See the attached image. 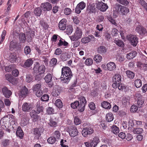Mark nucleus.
<instances>
[{
  "label": "nucleus",
  "mask_w": 147,
  "mask_h": 147,
  "mask_svg": "<svg viewBox=\"0 0 147 147\" xmlns=\"http://www.w3.org/2000/svg\"><path fill=\"white\" fill-rule=\"evenodd\" d=\"M143 131L142 128H138L134 129L133 132L135 134H142Z\"/></svg>",
  "instance_id": "obj_39"
},
{
  "label": "nucleus",
  "mask_w": 147,
  "mask_h": 147,
  "mask_svg": "<svg viewBox=\"0 0 147 147\" xmlns=\"http://www.w3.org/2000/svg\"><path fill=\"white\" fill-rule=\"evenodd\" d=\"M127 39L130 41L131 44L134 46H136L138 42V38L135 35L129 34L127 36Z\"/></svg>",
  "instance_id": "obj_6"
},
{
  "label": "nucleus",
  "mask_w": 147,
  "mask_h": 147,
  "mask_svg": "<svg viewBox=\"0 0 147 147\" xmlns=\"http://www.w3.org/2000/svg\"><path fill=\"white\" fill-rule=\"evenodd\" d=\"M82 34L81 29L77 27L75 29L74 34L69 36V37L72 41H76L82 38Z\"/></svg>",
  "instance_id": "obj_4"
},
{
  "label": "nucleus",
  "mask_w": 147,
  "mask_h": 147,
  "mask_svg": "<svg viewBox=\"0 0 147 147\" xmlns=\"http://www.w3.org/2000/svg\"><path fill=\"white\" fill-rule=\"evenodd\" d=\"M118 31L115 28L113 29L112 30L111 34L113 36H116L118 33Z\"/></svg>",
  "instance_id": "obj_63"
},
{
  "label": "nucleus",
  "mask_w": 147,
  "mask_h": 147,
  "mask_svg": "<svg viewBox=\"0 0 147 147\" xmlns=\"http://www.w3.org/2000/svg\"><path fill=\"white\" fill-rule=\"evenodd\" d=\"M61 145L63 147H68L67 145L66 141V140H61L60 142Z\"/></svg>",
  "instance_id": "obj_64"
},
{
  "label": "nucleus",
  "mask_w": 147,
  "mask_h": 147,
  "mask_svg": "<svg viewBox=\"0 0 147 147\" xmlns=\"http://www.w3.org/2000/svg\"><path fill=\"white\" fill-rule=\"evenodd\" d=\"M34 12L36 16H40L41 13V10L39 7H37L35 9Z\"/></svg>",
  "instance_id": "obj_47"
},
{
  "label": "nucleus",
  "mask_w": 147,
  "mask_h": 147,
  "mask_svg": "<svg viewBox=\"0 0 147 147\" xmlns=\"http://www.w3.org/2000/svg\"><path fill=\"white\" fill-rule=\"evenodd\" d=\"M60 94V92L59 89L54 90L52 92V95L53 96H57Z\"/></svg>",
  "instance_id": "obj_55"
},
{
  "label": "nucleus",
  "mask_w": 147,
  "mask_h": 147,
  "mask_svg": "<svg viewBox=\"0 0 147 147\" xmlns=\"http://www.w3.org/2000/svg\"><path fill=\"white\" fill-rule=\"evenodd\" d=\"M119 11L122 15H126L129 12V10L126 7L121 5Z\"/></svg>",
  "instance_id": "obj_26"
},
{
  "label": "nucleus",
  "mask_w": 147,
  "mask_h": 147,
  "mask_svg": "<svg viewBox=\"0 0 147 147\" xmlns=\"http://www.w3.org/2000/svg\"><path fill=\"white\" fill-rule=\"evenodd\" d=\"M138 107L135 105H133L130 109V111L131 112H136L138 110Z\"/></svg>",
  "instance_id": "obj_58"
},
{
  "label": "nucleus",
  "mask_w": 147,
  "mask_h": 147,
  "mask_svg": "<svg viewBox=\"0 0 147 147\" xmlns=\"http://www.w3.org/2000/svg\"><path fill=\"white\" fill-rule=\"evenodd\" d=\"M86 5V4L83 1L80 2L76 7L75 9V12L77 13H80L81 11L85 8Z\"/></svg>",
  "instance_id": "obj_11"
},
{
  "label": "nucleus",
  "mask_w": 147,
  "mask_h": 147,
  "mask_svg": "<svg viewBox=\"0 0 147 147\" xmlns=\"http://www.w3.org/2000/svg\"><path fill=\"white\" fill-rule=\"evenodd\" d=\"M49 96L47 94H44L41 98V100L43 101H47L49 100Z\"/></svg>",
  "instance_id": "obj_61"
},
{
  "label": "nucleus",
  "mask_w": 147,
  "mask_h": 147,
  "mask_svg": "<svg viewBox=\"0 0 147 147\" xmlns=\"http://www.w3.org/2000/svg\"><path fill=\"white\" fill-rule=\"evenodd\" d=\"M137 54L136 51H133L129 53H128L126 55V58L128 59H131L135 57Z\"/></svg>",
  "instance_id": "obj_25"
},
{
  "label": "nucleus",
  "mask_w": 147,
  "mask_h": 147,
  "mask_svg": "<svg viewBox=\"0 0 147 147\" xmlns=\"http://www.w3.org/2000/svg\"><path fill=\"white\" fill-rule=\"evenodd\" d=\"M61 79L63 82H68L73 76V74L70 68L68 67H63L61 69Z\"/></svg>",
  "instance_id": "obj_1"
},
{
  "label": "nucleus",
  "mask_w": 147,
  "mask_h": 147,
  "mask_svg": "<svg viewBox=\"0 0 147 147\" xmlns=\"http://www.w3.org/2000/svg\"><path fill=\"white\" fill-rule=\"evenodd\" d=\"M5 77L7 80L9 82L14 84V81L16 80V78H13L11 74H7L5 75Z\"/></svg>",
  "instance_id": "obj_30"
},
{
  "label": "nucleus",
  "mask_w": 147,
  "mask_h": 147,
  "mask_svg": "<svg viewBox=\"0 0 147 147\" xmlns=\"http://www.w3.org/2000/svg\"><path fill=\"white\" fill-rule=\"evenodd\" d=\"M45 65H42L40 66L38 62L36 63L33 68V70L35 73L38 71L40 74H43L45 72Z\"/></svg>",
  "instance_id": "obj_5"
},
{
  "label": "nucleus",
  "mask_w": 147,
  "mask_h": 147,
  "mask_svg": "<svg viewBox=\"0 0 147 147\" xmlns=\"http://www.w3.org/2000/svg\"><path fill=\"white\" fill-rule=\"evenodd\" d=\"M95 8L93 5H89L87 8V11L90 13L95 12Z\"/></svg>",
  "instance_id": "obj_35"
},
{
  "label": "nucleus",
  "mask_w": 147,
  "mask_h": 147,
  "mask_svg": "<svg viewBox=\"0 0 147 147\" xmlns=\"http://www.w3.org/2000/svg\"><path fill=\"white\" fill-rule=\"evenodd\" d=\"M18 45V43L16 41H11L10 42L9 48L11 50H12L16 48Z\"/></svg>",
  "instance_id": "obj_37"
},
{
  "label": "nucleus",
  "mask_w": 147,
  "mask_h": 147,
  "mask_svg": "<svg viewBox=\"0 0 147 147\" xmlns=\"http://www.w3.org/2000/svg\"><path fill=\"white\" fill-rule=\"evenodd\" d=\"M126 73L128 77L130 79H133L134 77V73L131 71H126Z\"/></svg>",
  "instance_id": "obj_41"
},
{
  "label": "nucleus",
  "mask_w": 147,
  "mask_h": 147,
  "mask_svg": "<svg viewBox=\"0 0 147 147\" xmlns=\"http://www.w3.org/2000/svg\"><path fill=\"white\" fill-rule=\"evenodd\" d=\"M53 75L50 73H48L44 78L45 82L46 83H49L52 80Z\"/></svg>",
  "instance_id": "obj_28"
},
{
  "label": "nucleus",
  "mask_w": 147,
  "mask_h": 147,
  "mask_svg": "<svg viewBox=\"0 0 147 147\" xmlns=\"http://www.w3.org/2000/svg\"><path fill=\"white\" fill-rule=\"evenodd\" d=\"M73 28L71 26H69L67 28L66 32L68 35L71 34L73 31Z\"/></svg>",
  "instance_id": "obj_46"
},
{
  "label": "nucleus",
  "mask_w": 147,
  "mask_h": 147,
  "mask_svg": "<svg viewBox=\"0 0 147 147\" xmlns=\"http://www.w3.org/2000/svg\"><path fill=\"white\" fill-rule=\"evenodd\" d=\"M102 59V57L99 54H97L94 56L93 59L97 63L100 62Z\"/></svg>",
  "instance_id": "obj_33"
},
{
  "label": "nucleus",
  "mask_w": 147,
  "mask_h": 147,
  "mask_svg": "<svg viewBox=\"0 0 147 147\" xmlns=\"http://www.w3.org/2000/svg\"><path fill=\"white\" fill-rule=\"evenodd\" d=\"M74 123L76 125H79L81 123V119L78 117H75L74 118Z\"/></svg>",
  "instance_id": "obj_50"
},
{
  "label": "nucleus",
  "mask_w": 147,
  "mask_h": 147,
  "mask_svg": "<svg viewBox=\"0 0 147 147\" xmlns=\"http://www.w3.org/2000/svg\"><path fill=\"white\" fill-rule=\"evenodd\" d=\"M121 77L120 75L117 74H115L113 78V82L117 83L119 84L121 81Z\"/></svg>",
  "instance_id": "obj_23"
},
{
  "label": "nucleus",
  "mask_w": 147,
  "mask_h": 147,
  "mask_svg": "<svg viewBox=\"0 0 147 147\" xmlns=\"http://www.w3.org/2000/svg\"><path fill=\"white\" fill-rule=\"evenodd\" d=\"M34 134L36 135V136L37 137L40 136V132L38 128H35L34 129Z\"/></svg>",
  "instance_id": "obj_57"
},
{
  "label": "nucleus",
  "mask_w": 147,
  "mask_h": 147,
  "mask_svg": "<svg viewBox=\"0 0 147 147\" xmlns=\"http://www.w3.org/2000/svg\"><path fill=\"white\" fill-rule=\"evenodd\" d=\"M41 87V84L40 83L34 85L32 88L33 91H36L40 90Z\"/></svg>",
  "instance_id": "obj_38"
},
{
  "label": "nucleus",
  "mask_w": 147,
  "mask_h": 147,
  "mask_svg": "<svg viewBox=\"0 0 147 147\" xmlns=\"http://www.w3.org/2000/svg\"><path fill=\"white\" fill-rule=\"evenodd\" d=\"M28 92L27 89L25 86H24L22 87L20 90L18 94L20 98L25 97L28 94Z\"/></svg>",
  "instance_id": "obj_10"
},
{
  "label": "nucleus",
  "mask_w": 147,
  "mask_h": 147,
  "mask_svg": "<svg viewBox=\"0 0 147 147\" xmlns=\"http://www.w3.org/2000/svg\"><path fill=\"white\" fill-rule=\"evenodd\" d=\"M69 134L71 137H74L78 134V131L76 127H74L71 128L69 131Z\"/></svg>",
  "instance_id": "obj_21"
},
{
  "label": "nucleus",
  "mask_w": 147,
  "mask_h": 147,
  "mask_svg": "<svg viewBox=\"0 0 147 147\" xmlns=\"http://www.w3.org/2000/svg\"><path fill=\"white\" fill-rule=\"evenodd\" d=\"M136 31L140 34H144L146 32V29L143 26L140 25L136 27Z\"/></svg>",
  "instance_id": "obj_19"
},
{
  "label": "nucleus",
  "mask_w": 147,
  "mask_h": 147,
  "mask_svg": "<svg viewBox=\"0 0 147 147\" xmlns=\"http://www.w3.org/2000/svg\"><path fill=\"white\" fill-rule=\"evenodd\" d=\"M66 20L65 19L61 20L59 23V27L61 30H65L66 26Z\"/></svg>",
  "instance_id": "obj_16"
},
{
  "label": "nucleus",
  "mask_w": 147,
  "mask_h": 147,
  "mask_svg": "<svg viewBox=\"0 0 147 147\" xmlns=\"http://www.w3.org/2000/svg\"><path fill=\"white\" fill-rule=\"evenodd\" d=\"M47 113L48 114H51L53 113L54 112V109L52 107H48L47 110Z\"/></svg>",
  "instance_id": "obj_62"
},
{
  "label": "nucleus",
  "mask_w": 147,
  "mask_h": 147,
  "mask_svg": "<svg viewBox=\"0 0 147 147\" xmlns=\"http://www.w3.org/2000/svg\"><path fill=\"white\" fill-rule=\"evenodd\" d=\"M33 77L31 75H27L26 76V81L27 82L29 83L32 81Z\"/></svg>",
  "instance_id": "obj_56"
},
{
  "label": "nucleus",
  "mask_w": 147,
  "mask_h": 147,
  "mask_svg": "<svg viewBox=\"0 0 147 147\" xmlns=\"http://www.w3.org/2000/svg\"><path fill=\"white\" fill-rule=\"evenodd\" d=\"M94 38V37L92 35H89L87 37H84L82 38L81 41L83 43L86 44Z\"/></svg>",
  "instance_id": "obj_20"
},
{
  "label": "nucleus",
  "mask_w": 147,
  "mask_h": 147,
  "mask_svg": "<svg viewBox=\"0 0 147 147\" xmlns=\"http://www.w3.org/2000/svg\"><path fill=\"white\" fill-rule=\"evenodd\" d=\"M139 3L147 11V3L144 0H140L139 2Z\"/></svg>",
  "instance_id": "obj_54"
},
{
  "label": "nucleus",
  "mask_w": 147,
  "mask_h": 147,
  "mask_svg": "<svg viewBox=\"0 0 147 147\" xmlns=\"http://www.w3.org/2000/svg\"><path fill=\"white\" fill-rule=\"evenodd\" d=\"M33 63V61L32 59H29L26 60L24 65L22 66L24 68L29 67H30Z\"/></svg>",
  "instance_id": "obj_22"
},
{
  "label": "nucleus",
  "mask_w": 147,
  "mask_h": 147,
  "mask_svg": "<svg viewBox=\"0 0 147 147\" xmlns=\"http://www.w3.org/2000/svg\"><path fill=\"white\" fill-rule=\"evenodd\" d=\"M99 138L97 137H95L91 140L90 145L91 147H96L100 142Z\"/></svg>",
  "instance_id": "obj_14"
},
{
  "label": "nucleus",
  "mask_w": 147,
  "mask_h": 147,
  "mask_svg": "<svg viewBox=\"0 0 147 147\" xmlns=\"http://www.w3.org/2000/svg\"><path fill=\"white\" fill-rule=\"evenodd\" d=\"M114 42L118 46L123 47L124 46V44L123 41L119 40H115Z\"/></svg>",
  "instance_id": "obj_45"
},
{
  "label": "nucleus",
  "mask_w": 147,
  "mask_h": 147,
  "mask_svg": "<svg viewBox=\"0 0 147 147\" xmlns=\"http://www.w3.org/2000/svg\"><path fill=\"white\" fill-rule=\"evenodd\" d=\"M19 38L21 42H24L26 39L25 34L23 33H20L19 36Z\"/></svg>",
  "instance_id": "obj_40"
},
{
  "label": "nucleus",
  "mask_w": 147,
  "mask_h": 147,
  "mask_svg": "<svg viewBox=\"0 0 147 147\" xmlns=\"http://www.w3.org/2000/svg\"><path fill=\"white\" fill-rule=\"evenodd\" d=\"M96 8L100 11H105L108 8L107 4L102 2H99L96 5Z\"/></svg>",
  "instance_id": "obj_9"
},
{
  "label": "nucleus",
  "mask_w": 147,
  "mask_h": 147,
  "mask_svg": "<svg viewBox=\"0 0 147 147\" xmlns=\"http://www.w3.org/2000/svg\"><path fill=\"white\" fill-rule=\"evenodd\" d=\"M58 40H59V42H57V45L58 46H63L65 47L68 46V43L64 39L60 37L58 35L54 34L53 36L51 38L52 43L56 44Z\"/></svg>",
  "instance_id": "obj_3"
},
{
  "label": "nucleus",
  "mask_w": 147,
  "mask_h": 147,
  "mask_svg": "<svg viewBox=\"0 0 147 147\" xmlns=\"http://www.w3.org/2000/svg\"><path fill=\"white\" fill-rule=\"evenodd\" d=\"M93 129L90 127L84 128L82 131V134L84 137H87L88 135L92 134L93 132Z\"/></svg>",
  "instance_id": "obj_8"
},
{
  "label": "nucleus",
  "mask_w": 147,
  "mask_h": 147,
  "mask_svg": "<svg viewBox=\"0 0 147 147\" xmlns=\"http://www.w3.org/2000/svg\"><path fill=\"white\" fill-rule=\"evenodd\" d=\"M49 124L50 126L52 127H55L57 125V122L52 119L49 120Z\"/></svg>",
  "instance_id": "obj_59"
},
{
  "label": "nucleus",
  "mask_w": 147,
  "mask_h": 147,
  "mask_svg": "<svg viewBox=\"0 0 147 147\" xmlns=\"http://www.w3.org/2000/svg\"><path fill=\"white\" fill-rule=\"evenodd\" d=\"M57 63V59L55 58H53L50 62V65L51 66H54L56 65Z\"/></svg>",
  "instance_id": "obj_49"
},
{
  "label": "nucleus",
  "mask_w": 147,
  "mask_h": 147,
  "mask_svg": "<svg viewBox=\"0 0 147 147\" xmlns=\"http://www.w3.org/2000/svg\"><path fill=\"white\" fill-rule=\"evenodd\" d=\"M41 7L44 11H48L52 9V7L51 5L48 2L42 3L41 4Z\"/></svg>",
  "instance_id": "obj_15"
},
{
  "label": "nucleus",
  "mask_w": 147,
  "mask_h": 147,
  "mask_svg": "<svg viewBox=\"0 0 147 147\" xmlns=\"http://www.w3.org/2000/svg\"><path fill=\"white\" fill-rule=\"evenodd\" d=\"M17 59L16 54L15 53H12L9 56L10 61L12 63H14L16 62Z\"/></svg>",
  "instance_id": "obj_31"
},
{
  "label": "nucleus",
  "mask_w": 147,
  "mask_h": 147,
  "mask_svg": "<svg viewBox=\"0 0 147 147\" xmlns=\"http://www.w3.org/2000/svg\"><path fill=\"white\" fill-rule=\"evenodd\" d=\"M55 105L59 108H61L63 106V103L60 99H58L56 100L55 102Z\"/></svg>",
  "instance_id": "obj_43"
},
{
  "label": "nucleus",
  "mask_w": 147,
  "mask_h": 147,
  "mask_svg": "<svg viewBox=\"0 0 147 147\" xmlns=\"http://www.w3.org/2000/svg\"><path fill=\"white\" fill-rule=\"evenodd\" d=\"M114 119V116L113 114L111 113H109L107 114L106 116V120L108 122L112 121Z\"/></svg>",
  "instance_id": "obj_34"
},
{
  "label": "nucleus",
  "mask_w": 147,
  "mask_h": 147,
  "mask_svg": "<svg viewBox=\"0 0 147 147\" xmlns=\"http://www.w3.org/2000/svg\"><path fill=\"white\" fill-rule=\"evenodd\" d=\"M101 105L103 108L106 109H109L111 107L110 103L106 101L102 102L101 104Z\"/></svg>",
  "instance_id": "obj_32"
},
{
  "label": "nucleus",
  "mask_w": 147,
  "mask_h": 147,
  "mask_svg": "<svg viewBox=\"0 0 147 147\" xmlns=\"http://www.w3.org/2000/svg\"><path fill=\"white\" fill-rule=\"evenodd\" d=\"M79 101H76L71 104L72 108L75 109L78 107V111L82 112L85 109V107L86 103V101L85 98L83 96L79 97Z\"/></svg>",
  "instance_id": "obj_2"
},
{
  "label": "nucleus",
  "mask_w": 147,
  "mask_h": 147,
  "mask_svg": "<svg viewBox=\"0 0 147 147\" xmlns=\"http://www.w3.org/2000/svg\"><path fill=\"white\" fill-rule=\"evenodd\" d=\"M111 129L112 132L115 134H117L119 131V127L116 125L113 126L111 127Z\"/></svg>",
  "instance_id": "obj_42"
},
{
  "label": "nucleus",
  "mask_w": 147,
  "mask_h": 147,
  "mask_svg": "<svg viewBox=\"0 0 147 147\" xmlns=\"http://www.w3.org/2000/svg\"><path fill=\"white\" fill-rule=\"evenodd\" d=\"M119 3L123 5H127L129 3V2L127 0H116Z\"/></svg>",
  "instance_id": "obj_52"
},
{
  "label": "nucleus",
  "mask_w": 147,
  "mask_h": 147,
  "mask_svg": "<svg viewBox=\"0 0 147 147\" xmlns=\"http://www.w3.org/2000/svg\"><path fill=\"white\" fill-rule=\"evenodd\" d=\"M107 51L106 48L104 46H100L98 47L97 49V51L100 54H102L105 53Z\"/></svg>",
  "instance_id": "obj_29"
},
{
  "label": "nucleus",
  "mask_w": 147,
  "mask_h": 147,
  "mask_svg": "<svg viewBox=\"0 0 147 147\" xmlns=\"http://www.w3.org/2000/svg\"><path fill=\"white\" fill-rule=\"evenodd\" d=\"M134 84L136 88H139L142 85L141 80L140 79H137L135 80Z\"/></svg>",
  "instance_id": "obj_36"
},
{
  "label": "nucleus",
  "mask_w": 147,
  "mask_h": 147,
  "mask_svg": "<svg viewBox=\"0 0 147 147\" xmlns=\"http://www.w3.org/2000/svg\"><path fill=\"white\" fill-rule=\"evenodd\" d=\"M57 140L53 137H51L49 138L47 140V142L50 144H53Z\"/></svg>",
  "instance_id": "obj_53"
},
{
  "label": "nucleus",
  "mask_w": 147,
  "mask_h": 147,
  "mask_svg": "<svg viewBox=\"0 0 147 147\" xmlns=\"http://www.w3.org/2000/svg\"><path fill=\"white\" fill-rule=\"evenodd\" d=\"M29 119L28 117L25 116L21 120V125L25 126L29 123Z\"/></svg>",
  "instance_id": "obj_24"
},
{
  "label": "nucleus",
  "mask_w": 147,
  "mask_h": 147,
  "mask_svg": "<svg viewBox=\"0 0 147 147\" xmlns=\"http://www.w3.org/2000/svg\"><path fill=\"white\" fill-rule=\"evenodd\" d=\"M3 93L6 98H9L12 94V92L6 87H4L2 89Z\"/></svg>",
  "instance_id": "obj_17"
},
{
  "label": "nucleus",
  "mask_w": 147,
  "mask_h": 147,
  "mask_svg": "<svg viewBox=\"0 0 147 147\" xmlns=\"http://www.w3.org/2000/svg\"><path fill=\"white\" fill-rule=\"evenodd\" d=\"M33 108V105L30 103L24 102L22 106V110L24 112H30Z\"/></svg>",
  "instance_id": "obj_7"
},
{
  "label": "nucleus",
  "mask_w": 147,
  "mask_h": 147,
  "mask_svg": "<svg viewBox=\"0 0 147 147\" xmlns=\"http://www.w3.org/2000/svg\"><path fill=\"white\" fill-rule=\"evenodd\" d=\"M93 63V60L90 58L87 59L85 62V63L87 66L91 65Z\"/></svg>",
  "instance_id": "obj_48"
},
{
  "label": "nucleus",
  "mask_w": 147,
  "mask_h": 147,
  "mask_svg": "<svg viewBox=\"0 0 147 147\" xmlns=\"http://www.w3.org/2000/svg\"><path fill=\"white\" fill-rule=\"evenodd\" d=\"M106 66L107 67V70L110 71H115L116 68L115 64L113 62H110L108 63Z\"/></svg>",
  "instance_id": "obj_12"
},
{
  "label": "nucleus",
  "mask_w": 147,
  "mask_h": 147,
  "mask_svg": "<svg viewBox=\"0 0 147 147\" xmlns=\"http://www.w3.org/2000/svg\"><path fill=\"white\" fill-rule=\"evenodd\" d=\"M121 5L119 4H116L114 5L113 15L115 16H117L120 12V7Z\"/></svg>",
  "instance_id": "obj_18"
},
{
  "label": "nucleus",
  "mask_w": 147,
  "mask_h": 147,
  "mask_svg": "<svg viewBox=\"0 0 147 147\" xmlns=\"http://www.w3.org/2000/svg\"><path fill=\"white\" fill-rule=\"evenodd\" d=\"M60 133L59 131H55L53 133V137L55 138L57 141L59 140L60 136Z\"/></svg>",
  "instance_id": "obj_44"
},
{
  "label": "nucleus",
  "mask_w": 147,
  "mask_h": 147,
  "mask_svg": "<svg viewBox=\"0 0 147 147\" xmlns=\"http://www.w3.org/2000/svg\"><path fill=\"white\" fill-rule=\"evenodd\" d=\"M16 134L17 136L22 139L24 136V133L21 128L20 127H18L16 132Z\"/></svg>",
  "instance_id": "obj_27"
},
{
  "label": "nucleus",
  "mask_w": 147,
  "mask_h": 147,
  "mask_svg": "<svg viewBox=\"0 0 147 147\" xmlns=\"http://www.w3.org/2000/svg\"><path fill=\"white\" fill-rule=\"evenodd\" d=\"M24 53L26 55L29 54L31 52V49L28 46H26L24 49Z\"/></svg>",
  "instance_id": "obj_60"
},
{
  "label": "nucleus",
  "mask_w": 147,
  "mask_h": 147,
  "mask_svg": "<svg viewBox=\"0 0 147 147\" xmlns=\"http://www.w3.org/2000/svg\"><path fill=\"white\" fill-rule=\"evenodd\" d=\"M6 34V31L5 30H3L1 35V39L0 38V44H1L4 40Z\"/></svg>",
  "instance_id": "obj_51"
},
{
  "label": "nucleus",
  "mask_w": 147,
  "mask_h": 147,
  "mask_svg": "<svg viewBox=\"0 0 147 147\" xmlns=\"http://www.w3.org/2000/svg\"><path fill=\"white\" fill-rule=\"evenodd\" d=\"M137 95L138 96H137V97L138 96V99L137 105L139 107H141L143 105L144 102V98L141 94H137Z\"/></svg>",
  "instance_id": "obj_13"
}]
</instances>
